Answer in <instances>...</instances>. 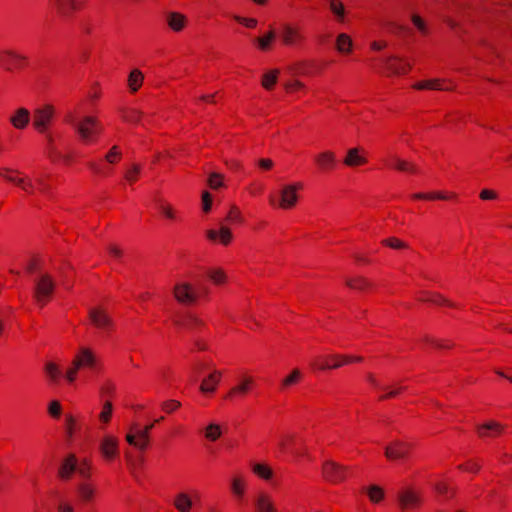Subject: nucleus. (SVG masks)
Masks as SVG:
<instances>
[{
	"mask_svg": "<svg viewBox=\"0 0 512 512\" xmlns=\"http://www.w3.org/2000/svg\"><path fill=\"white\" fill-rule=\"evenodd\" d=\"M173 505L178 512H190L193 503L188 493L181 492L175 495Z\"/></svg>",
	"mask_w": 512,
	"mask_h": 512,
	"instance_id": "38",
	"label": "nucleus"
},
{
	"mask_svg": "<svg viewBox=\"0 0 512 512\" xmlns=\"http://www.w3.org/2000/svg\"><path fill=\"white\" fill-rule=\"evenodd\" d=\"M280 39L286 47H302L307 42L304 29L294 23H284L280 29Z\"/></svg>",
	"mask_w": 512,
	"mask_h": 512,
	"instance_id": "11",
	"label": "nucleus"
},
{
	"mask_svg": "<svg viewBox=\"0 0 512 512\" xmlns=\"http://www.w3.org/2000/svg\"><path fill=\"white\" fill-rule=\"evenodd\" d=\"M113 415V405L110 399H106L102 405V410L99 414V421L102 424L110 423Z\"/></svg>",
	"mask_w": 512,
	"mask_h": 512,
	"instance_id": "56",
	"label": "nucleus"
},
{
	"mask_svg": "<svg viewBox=\"0 0 512 512\" xmlns=\"http://www.w3.org/2000/svg\"><path fill=\"white\" fill-rule=\"evenodd\" d=\"M203 277L216 287H223L229 282L227 271L221 266H209L204 268Z\"/></svg>",
	"mask_w": 512,
	"mask_h": 512,
	"instance_id": "25",
	"label": "nucleus"
},
{
	"mask_svg": "<svg viewBox=\"0 0 512 512\" xmlns=\"http://www.w3.org/2000/svg\"><path fill=\"white\" fill-rule=\"evenodd\" d=\"M181 406H182L181 402L176 399L165 400L160 405L161 410L168 415L173 414L176 411H178L181 408Z\"/></svg>",
	"mask_w": 512,
	"mask_h": 512,
	"instance_id": "62",
	"label": "nucleus"
},
{
	"mask_svg": "<svg viewBox=\"0 0 512 512\" xmlns=\"http://www.w3.org/2000/svg\"><path fill=\"white\" fill-rule=\"evenodd\" d=\"M116 394V385L112 380H105L100 386V396L107 399L113 398Z\"/></svg>",
	"mask_w": 512,
	"mask_h": 512,
	"instance_id": "58",
	"label": "nucleus"
},
{
	"mask_svg": "<svg viewBox=\"0 0 512 512\" xmlns=\"http://www.w3.org/2000/svg\"><path fill=\"white\" fill-rule=\"evenodd\" d=\"M435 490L438 494L443 495L447 498L453 497L455 494V488L448 481H439L435 485Z\"/></svg>",
	"mask_w": 512,
	"mask_h": 512,
	"instance_id": "57",
	"label": "nucleus"
},
{
	"mask_svg": "<svg viewBox=\"0 0 512 512\" xmlns=\"http://www.w3.org/2000/svg\"><path fill=\"white\" fill-rule=\"evenodd\" d=\"M174 326L188 330H203L206 327L205 321L190 312L175 313L171 317Z\"/></svg>",
	"mask_w": 512,
	"mask_h": 512,
	"instance_id": "17",
	"label": "nucleus"
},
{
	"mask_svg": "<svg viewBox=\"0 0 512 512\" xmlns=\"http://www.w3.org/2000/svg\"><path fill=\"white\" fill-rule=\"evenodd\" d=\"M350 474V467L334 460H325L321 465L322 479L332 485L345 482Z\"/></svg>",
	"mask_w": 512,
	"mask_h": 512,
	"instance_id": "9",
	"label": "nucleus"
},
{
	"mask_svg": "<svg viewBox=\"0 0 512 512\" xmlns=\"http://www.w3.org/2000/svg\"><path fill=\"white\" fill-rule=\"evenodd\" d=\"M366 494L373 504H379L382 502L385 498V491L384 489L376 484L370 485L366 488Z\"/></svg>",
	"mask_w": 512,
	"mask_h": 512,
	"instance_id": "45",
	"label": "nucleus"
},
{
	"mask_svg": "<svg viewBox=\"0 0 512 512\" xmlns=\"http://www.w3.org/2000/svg\"><path fill=\"white\" fill-rule=\"evenodd\" d=\"M166 23L173 32L179 33L185 29L188 20L182 13L170 12L166 16Z\"/></svg>",
	"mask_w": 512,
	"mask_h": 512,
	"instance_id": "34",
	"label": "nucleus"
},
{
	"mask_svg": "<svg viewBox=\"0 0 512 512\" xmlns=\"http://www.w3.org/2000/svg\"><path fill=\"white\" fill-rule=\"evenodd\" d=\"M368 162V152L362 146L349 148L343 158V165L349 168L362 167Z\"/></svg>",
	"mask_w": 512,
	"mask_h": 512,
	"instance_id": "21",
	"label": "nucleus"
},
{
	"mask_svg": "<svg viewBox=\"0 0 512 512\" xmlns=\"http://www.w3.org/2000/svg\"><path fill=\"white\" fill-rule=\"evenodd\" d=\"M132 431L133 429L126 435V441L140 451L147 450L150 446V436L142 429Z\"/></svg>",
	"mask_w": 512,
	"mask_h": 512,
	"instance_id": "28",
	"label": "nucleus"
},
{
	"mask_svg": "<svg viewBox=\"0 0 512 512\" xmlns=\"http://www.w3.org/2000/svg\"><path fill=\"white\" fill-rule=\"evenodd\" d=\"M44 372L51 383H57L61 378L62 371L60 366L55 362L49 361L44 365Z\"/></svg>",
	"mask_w": 512,
	"mask_h": 512,
	"instance_id": "44",
	"label": "nucleus"
},
{
	"mask_svg": "<svg viewBox=\"0 0 512 512\" xmlns=\"http://www.w3.org/2000/svg\"><path fill=\"white\" fill-rule=\"evenodd\" d=\"M159 211L165 218H167L171 221L178 220L176 210L168 202H165V201L160 202Z\"/></svg>",
	"mask_w": 512,
	"mask_h": 512,
	"instance_id": "61",
	"label": "nucleus"
},
{
	"mask_svg": "<svg viewBox=\"0 0 512 512\" xmlns=\"http://www.w3.org/2000/svg\"><path fill=\"white\" fill-rule=\"evenodd\" d=\"M174 300L182 306L193 307L200 301H209L211 289L209 286L200 284L195 285L188 281H178L172 288Z\"/></svg>",
	"mask_w": 512,
	"mask_h": 512,
	"instance_id": "1",
	"label": "nucleus"
},
{
	"mask_svg": "<svg viewBox=\"0 0 512 512\" xmlns=\"http://www.w3.org/2000/svg\"><path fill=\"white\" fill-rule=\"evenodd\" d=\"M223 377V372L214 369L200 384V391L204 394L214 393Z\"/></svg>",
	"mask_w": 512,
	"mask_h": 512,
	"instance_id": "29",
	"label": "nucleus"
},
{
	"mask_svg": "<svg viewBox=\"0 0 512 512\" xmlns=\"http://www.w3.org/2000/svg\"><path fill=\"white\" fill-rule=\"evenodd\" d=\"M225 221L229 224L242 225L245 222L244 216L237 205H231L225 217Z\"/></svg>",
	"mask_w": 512,
	"mask_h": 512,
	"instance_id": "51",
	"label": "nucleus"
},
{
	"mask_svg": "<svg viewBox=\"0 0 512 512\" xmlns=\"http://www.w3.org/2000/svg\"><path fill=\"white\" fill-rule=\"evenodd\" d=\"M329 8L331 12L336 16L338 21H343L345 17V7L341 0H330Z\"/></svg>",
	"mask_w": 512,
	"mask_h": 512,
	"instance_id": "59",
	"label": "nucleus"
},
{
	"mask_svg": "<svg viewBox=\"0 0 512 512\" xmlns=\"http://www.w3.org/2000/svg\"><path fill=\"white\" fill-rule=\"evenodd\" d=\"M344 284L351 290L364 293L372 292L375 289V284L370 279L362 275L347 277L344 280Z\"/></svg>",
	"mask_w": 512,
	"mask_h": 512,
	"instance_id": "26",
	"label": "nucleus"
},
{
	"mask_svg": "<svg viewBox=\"0 0 512 512\" xmlns=\"http://www.w3.org/2000/svg\"><path fill=\"white\" fill-rule=\"evenodd\" d=\"M32 118L31 113L28 109L21 107L14 111L10 116L11 125L18 130H24Z\"/></svg>",
	"mask_w": 512,
	"mask_h": 512,
	"instance_id": "30",
	"label": "nucleus"
},
{
	"mask_svg": "<svg viewBox=\"0 0 512 512\" xmlns=\"http://www.w3.org/2000/svg\"><path fill=\"white\" fill-rule=\"evenodd\" d=\"M302 189V182L284 185L279 192V200L277 204L275 203L273 196H270L269 203L270 205L277 206L282 210H291L296 207L299 200L298 192Z\"/></svg>",
	"mask_w": 512,
	"mask_h": 512,
	"instance_id": "10",
	"label": "nucleus"
},
{
	"mask_svg": "<svg viewBox=\"0 0 512 512\" xmlns=\"http://www.w3.org/2000/svg\"><path fill=\"white\" fill-rule=\"evenodd\" d=\"M383 166L398 172L417 174L418 169L414 163L399 158L397 155L389 154L382 159Z\"/></svg>",
	"mask_w": 512,
	"mask_h": 512,
	"instance_id": "22",
	"label": "nucleus"
},
{
	"mask_svg": "<svg viewBox=\"0 0 512 512\" xmlns=\"http://www.w3.org/2000/svg\"><path fill=\"white\" fill-rule=\"evenodd\" d=\"M96 489L93 484L85 482L78 486V495L83 503H90L94 500Z\"/></svg>",
	"mask_w": 512,
	"mask_h": 512,
	"instance_id": "40",
	"label": "nucleus"
},
{
	"mask_svg": "<svg viewBox=\"0 0 512 512\" xmlns=\"http://www.w3.org/2000/svg\"><path fill=\"white\" fill-rule=\"evenodd\" d=\"M56 108L46 103L33 110L32 127L37 133H45L52 128L56 120Z\"/></svg>",
	"mask_w": 512,
	"mask_h": 512,
	"instance_id": "7",
	"label": "nucleus"
},
{
	"mask_svg": "<svg viewBox=\"0 0 512 512\" xmlns=\"http://www.w3.org/2000/svg\"><path fill=\"white\" fill-rule=\"evenodd\" d=\"M251 470L259 479L265 481H270L274 476L272 468L266 463H255L252 465Z\"/></svg>",
	"mask_w": 512,
	"mask_h": 512,
	"instance_id": "41",
	"label": "nucleus"
},
{
	"mask_svg": "<svg viewBox=\"0 0 512 512\" xmlns=\"http://www.w3.org/2000/svg\"><path fill=\"white\" fill-rule=\"evenodd\" d=\"M474 431L479 439L488 441L501 437L506 431V425L496 420H488L476 424Z\"/></svg>",
	"mask_w": 512,
	"mask_h": 512,
	"instance_id": "15",
	"label": "nucleus"
},
{
	"mask_svg": "<svg viewBox=\"0 0 512 512\" xmlns=\"http://www.w3.org/2000/svg\"><path fill=\"white\" fill-rule=\"evenodd\" d=\"M385 70L389 76H402L410 72L411 65L404 59L390 57L386 60Z\"/></svg>",
	"mask_w": 512,
	"mask_h": 512,
	"instance_id": "27",
	"label": "nucleus"
},
{
	"mask_svg": "<svg viewBox=\"0 0 512 512\" xmlns=\"http://www.w3.org/2000/svg\"><path fill=\"white\" fill-rule=\"evenodd\" d=\"M407 387L397 384L388 387H382L380 391H384V393L380 394L377 398L379 402H384L387 400L395 399L400 396L402 393L406 391Z\"/></svg>",
	"mask_w": 512,
	"mask_h": 512,
	"instance_id": "37",
	"label": "nucleus"
},
{
	"mask_svg": "<svg viewBox=\"0 0 512 512\" xmlns=\"http://www.w3.org/2000/svg\"><path fill=\"white\" fill-rule=\"evenodd\" d=\"M123 158V152L120 146L113 145L105 154L103 160L110 167V165H117Z\"/></svg>",
	"mask_w": 512,
	"mask_h": 512,
	"instance_id": "43",
	"label": "nucleus"
},
{
	"mask_svg": "<svg viewBox=\"0 0 512 512\" xmlns=\"http://www.w3.org/2000/svg\"><path fill=\"white\" fill-rule=\"evenodd\" d=\"M363 361L364 358L358 355L340 353L319 354L312 358L309 366L315 372H325Z\"/></svg>",
	"mask_w": 512,
	"mask_h": 512,
	"instance_id": "2",
	"label": "nucleus"
},
{
	"mask_svg": "<svg viewBox=\"0 0 512 512\" xmlns=\"http://www.w3.org/2000/svg\"><path fill=\"white\" fill-rule=\"evenodd\" d=\"M76 471L83 478H90L92 475L91 462L87 459L82 460L79 464L77 463Z\"/></svg>",
	"mask_w": 512,
	"mask_h": 512,
	"instance_id": "64",
	"label": "nucleus"
},
{
	"mask_svg": "<svg viewBox=\"0 0 512 512\" xmlns=\"http://www.w3.org/2000/svg\"><path fill=\"white\" fill-rule=\"evenodd\" d=\"M120 118L129 123H137L141 119V112L133 108H125L120 110Z\"/></svg>",
	"mask_w": 512,
	"mask_h": 512,
	"instance_id": "55",
	"label": "nucleus"
},
{
	"mask_svg": "<svg viewBox=\"0 0 512 512\" xmlns=\"http://www.w3.org/2000/svg\"><path fill=\"white\" fill-rule=\"evenodd\" d=\"M56 284L52 276L48 273H42L36 280L33 291V298L36 304L43 308L54 296Z\"/></svg>",
	"mask_w": 512,
	"mask_h": 512,
	"instance_id": "6",
	"label": "nucleus"
},
{
	"mask_svg": "<svg viewBox=\"0 0 512 512\" xmlns=\"http://www.w3.org/2000/svg\"><path fill=\"white\" fill-rule=\"evenodd\" d=\"M141 173L142 166L138 163H134L125 170L124 179L129 185H133L139 180Z\"/></svg>",
	"mask_w": 512,
	"mask_h": 512,
	"instance_id": "48",
	"label": "nucleus"
},
{
	"mask_svg": "<svg viewBox=\"0 0 512 512\" xmlns=\"http://www.w3.org/2000/svg\"><path fill=\"white\" fill-rule=\"evenodd\" d=\"M279 70L273 69L268 72H266L262 76L261 85L264 89L271 91L274 89L277 80H278Z\"/></svg>",
	"mask_w": 512,
	"mask_h": 512,
	"instance_id": "50",
	"label": "nucleus"
},
{
	"mask_svg": "<svg viewBox=\"0 0 512 512\" xmlns=\"http://www.w3.org/2000/svg\"><path fill=\"white\" fill-rule=\"evenodd\" d=\"M33 184L35 186V192L38 191L39 193L48 195L52 191L50 176L48 175H40L36 177Z\"/></svg>",
	"mask_w": 512,
	"mask_h": 512,
	"instance_id": "47",
	"label": "nucleus"
},
{
	"mask_svg": "<svg viewBox=\"0 0 512 512\" xmlns=\"http://www.w3.org/2000/svg\"><path fill=\"white\" fill-rule=\"evenodd\" d=\"M256 378L248 370L238 371L237 383L225 395V400L233 402L246 398L256 388Z\"/></svg>",
	"mask_w": 512,
	"mask_h": 512,
	"instance_id": "4",
	"label": "nucleus"
},
{
	"mask_svg": "<svg viewBox=\"0 0 512 512\" xmlns=\"http://www.w3.org/2000/svg\"><path fill=\"white\" fill-rule=\"evenodd\" d=\"M352 39L349 35L341 33L336 39V49L342 54H349L352 51Z\"/></svg>",
	"mask_w": 512,
	"mask_h": 512,
	"instance_id": "46",
	"label": "nucleus"
},
{
	"mask_svg": "<svg viewBox=\"0 0 512 512\" xmlns=\"http://www.w3.org/2000/svg\"><path fill=\"white\" fill-rule=\"evenodd\" d=\"M415 448L414 443L395 440L385 447L384 455L390 461L408 459Z\"/></svg>",
	"mask_w": 512,
	"mask_h": 512,
	"instance_id": "16",
	"label": "nucleus"
},
{
	"mask_svg": "<svg viewBox=\"0 0 512 512\" xmlns=\"http://www.w3.org/2000/svg\"><path fill=\"white\" fill-rule=\"evenodd\" d=\"M381 245L384 247H388L393 250H407L409 249V244L398 237H388L381 241Z\"/></svg>",
	"mask_w": 512,
	"mask_h": 512,
	"instance_id": "52",
	"label": "nucleus"
},
{
	"mask_svg": "<svg viewBox=\"0 0 512 512\" xmlns=\"http://www.w3.org/2000/svg\"><path fill=\"white\" fill-rule=\"evenodd\" d=\"M65 429L68 438H72L76 432L80 430L78 420L72 414H67L65 417Z\"/></svg>",
	"mask_w": 512,
	"mask_h": 512,
	"instance_id": "53",
	"label": "nucleus"
},
{
	"mask_svg": "<svg viewBox=\"0 0 512 512\" xmlns=\"http://www.w3.org/2000/svg\"><path fill=\"white\" fill-rule=\"evenodd\" d=\"M304 375L299 368H294L285 376L279 383V391H287L293 386L300 384L303 381Z\"/></svg>",
	"mask_w": 512,
	"mask_h": 512,
	"instance_id": "35",
	"label": "nucleus"
},
{
	"mask_svg": "<svg viewBox=\"0 0 512 512\" xmlns=\"http://www.w3.org/2000/svg\"><path fill=\"white\" fill-rule=\"evenodd\" d=\"M91 324L97 329L111 331L114 328V322L108 312L102 307H94L88 313Z\"/></svg>",
	"mask_w": 512,
	"mask_h": 512,
	"instance_id": "19",
	"label": "nucleus"
},
{
	"mask_svg": "<svg viewBox=\"0 0 512 512\" xmlns=\"http://www.w3.org/2000/svg\"><path fill=\"white\" fill-rule=\"evenodd\" d=\"M430 303L438 305V306H445L449 308H459V306L452 302L451 300L445 298L443 295L433 292V295H431V298L429 299Z\"/></svg>",
	"mask_w": 512,
	"mask_h": 512,
	"instance_id": "60",
	"label": "nucleus"
},
{
	"mask_svg": "<svg viewBox=\"0 0 512 512\" xmlns=\"http://www.w3.org/2000/svg\"><path fill=\"white\" fill-rule=\"evenodd\" d=\"M30 65V59L15 49L0 50V68L6 72L18 73L27 69Z\"/></svg>",
	"mask_w": 512,
	"mask_h": 512,
	"instance_id": "5",
	"label": "nucleus"
},
{
	"mask_svg": "<svg viewBox=\"0 0 512 512\" xmlns=\"http://www.w3.org/2000/svg\"><path fill=\"white\" fill-rule=\"evenodd\" d=\"M482 468V461L480 459L474 458L469 459L466 462L459 464L457 469L461 472H468L472 474H478Z\"/></svg>",
	"mask_w": 512,
	"mask_h": 512,
	"instance_id": "49",
	"label": "nucleus"
},
{
	"mask_svg": "<svg viewBox=\"0 0 512 512\" xmlns=\"http://www.w3.org/2000/svg\"><path fill=\"white\" fill-rule=\"evenodd\" d=\"M206 239L212 244H220L228 247L233 241V233L228 226L222 225L219 229H208L205 232Z\"/></svg>",
	"mask_w": 512,
	"mask_h": 512,
	"instance_id": "24",
	"label": "nucleus"
},
{
	"mask_svg": "<svg viewBox=\"0 0 512 512\" xmlns=\"http://www.w3.org/2000/svg\"><path fill=\"white\" fill-rule=\"evenodd\" d=\"M0 177L7 182L19 187L29 195L35 194V186L33 181L28 176L24 175L22 172L16 169L0 167Z\"/></svg>",
	"mask_w": 512,
	"mask_h": 512,
	"instance_id": "12",
	"label": "nucleus"
},
{
	"mask_svg": "<svg viewBox=\"0 0 512 512\" xmlns=\"http://www.w3.org/2000/svg\"><path fill=\"white\" fill-rule=\"evenodd\" d=\"M144 74L139 69H133L127 79L131 93H136L143 85Z\"/></svg>",
	"mask_w": 512,
	"mask_h": 512,
	"instance_id": "39",
	"label": "nucleus"
},
{
	"mask_svg": "<svg viewBox=\"0 0 512 512\" xmlns=\"http://www.w3.org/2000/svg\"><path fill=\"white\" fill-rule=\"evenodd\" d=\"M86 167L92 174L100 177H107L113 171L103 159L88 161L86 163Z\"/></svg>",
	"mask_w": 512,
	"mask_h": 512,
	"instance_id": "36",
	"label": "nucleus"
},
{
	"mask_svg": "<svg viewBox=\"0 0 512 512\" xmlns=\"http://www.w3.org/2000/svg\"><path fill=\"white\" fill-rule=\"evenodd\" d=\"M99 450L105 462H113L119 456L118 439L112 435L105 436L100 442Z\"/></svg>",
	"mask_w": 512,
	"mask_h": 512,
	"instance_id": "23",
	"label": "nucleus"
},
{
	"mask_svg": "<svg viewBox=\"0 0 512 512\" xmlns=\"http://www.w3.org/2000/svg\"><path fill=\"white\" fill-rule=\"evenodd\" d=\"M77 468V458L74 454H69L61 463L58 469V477L61 480L71 479Z\"/></svg>",
	"mask_w": 512,
	"mask_h": 512,
	"instance_id": "31",
	"label": "nucleus"
},
{
	"mask_svg": "<svg viewBox=\"0 0 512 512\" xmlns=\"http://www.w3.org/2000/svg\"><path fill=\"white\" fill-rule=\"evenodd\" d=\"M248 490L246 476L242 472H234L229 481V491L237 502H242Z\"/></svg>",
	"mask_w": 512,
	"mask_h": 512,
	"instance_id": "20",
	"label": "nucleus"
},
{
	"mask_svg": "<svg viewBox=\"0 0 512 512\" xmlns=\"http://www.w3.org/2000/svg\"><path fill=\"white\" fill-rule=\"evenodd\" d=\"M313 165L319 173H331L338 165L336 153L332 150H323L316 153L313 158Z\"/></svg>",
	"mask_w": 512,
	"mask_h": 512,
	"instance_id": "18",
	"label": "nucleus"
},
{
	"mask_svg": "<svg viewBox=\"0 0 512 512\" xmlns=\"http://www.w3.org/2000/svg\"><path fill=\"white\" fill-rule=\"evenodd\" d=\"M256 512H278L272 496L267 492H261L255 500Z\"/></svg>",
	"mask_w": 512,
	"mask_h": 512,
	"instance_id": "32",
	"label": "nucleus"
},
{
	"mask_svg": "<svg viewBox=\"0 0 512 512\" xmlns=\"http://www.w3.org/2000/svg\"><path fill=\"white\" fill-rule=\"evenodd\" d=\"M222 435L221 427L218 424H209L205 429V437L209 441L215 442Z\"/></svg>",
	"mask_w": 512,
	"mask_h": 512,
	"instance_id": "63",
	"label": "nucleus"
},
{
	"mask_svg": "<svg viewBox=\"0 0 512 512\" xmlns=\"http://www.w3.org/2000/svg\"><path fill=\"white\" fill-rule=\"evenodd\" d=\"M76 131L86 144L96 143L103 132V126L96 116L83 117L76 126Z\"/></svg>",
	"mask_w": 512,
	"mask_h": 512,
	"instance_id": "8",
	"label": "nucleus"
},
{
	"mask_svg": "<svg viewBox=\"0 0 512 512\" xmlns=\"http://www.w3.org/2000/svg\"><path fill=\"white\" fill-rule=\"evenodd\" d=\"M415 90H448L449 83L443 79H426L413 84Z\"/></svg>",
	"mask_w": 512,
	"mask_h": 512,
	"instance_id": "33",
	"label": "nucleus"
},
{
	"mask_svg": "<svg viewBox=\"0 0 512 512\" xmlns=\"http://www.w3.org/2000/svg\"><path fill=\"white\" fill-rule=\"evenodd\" d=\"M396 503L399 512H418L424 505L423 491L414 484L405 485L398 490Z\"/></svg>",
	"mask_w": 512,
	"mask_h": 512,
	"instance_id": "3",
	"label": "nucleus"
},
{
	"mask_svg": "<svg viewBox=\"0 0 512 512\" xmlns=\"http://www.w3.org/2000/svg\"><path fill=\"white\" fill-rule=\"evenodd\" d=\"M424 341L430 347L439 349V350H451L455 347V343L450 339H439V338L426 336L424 338Z\"/></svg>",
	"mask_w": 512,
	"mask_h": 512,
	"instance_id": "42",
	"label": "nucleus"
},
{
	"mask_svg": "<svg viewBox=\"0 0 512 512\" xmlns=\"http://www.w3.org/2000/svg\"><path fill=\"white\" fill-rule=\"evenodd\" d=\"M72 362L80 370L98 371L102 368L101 360L89 347H80L75 353Z\"/></svg>",
	"mask_w": 512,
	"mask_h": 512,
	"instance_id": "13",
	"label": "nucleus"
},
{
	"mask_svg": "<svg viewBox=\"0 0 512 512\" xmlns=\"http://www.w3.org/2000/svg\"><path fill=\"white\" fill-rule=\"evenodd\" d=\"M275 36V31L271 29L262 37L256 38L255 41L258 44V49L260 51H268L270 49L271 43L275 39Z\"/></svg>",
	"mask_w": 512,
	"mask_h": 512,
	"instance_id": "54",
	"label": "nucleus"
},
{
	"mask_svg": "<svg viewBox=\"0 0 512 512\" xmlns=\"http://www.w3.org/2000/svg\"><path fill=\"white\" fill-rule=\"evenodd\" d=\"M56 15L63 19H71L84 9L86 0H49Z\"/></svg>",
	"mask_w": 512,
	"mask_h": 512,
	"instance_id": "14",
	"label": "nucleus"
}]
</instances>
